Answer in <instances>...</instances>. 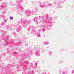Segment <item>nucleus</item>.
Listing matches in <instances>:
<instances>
[{"mask_svg": "<svg viewBox=\"0 0 74 74\" xmlns=\"http://www.w3.org/2000/svg\"><path fill=\"white\" fill-rule=\"evenodd\" d=\"M10 19H13V17H11L10 18Z\"/></svg>", "mask_w": 74, "mask_h": 74, "instance_id": "f257e3e1", "label": "nucleus"}]
</instances>
